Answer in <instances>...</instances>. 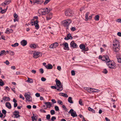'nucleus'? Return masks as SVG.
<instances>
[{
	"label": "nucleus",
	"instance_id": "f257e3e1",
	"mask_svg": "<svg viewBox=\"0 0 121 121\" xmlns=\"http://www.w3.org/2000/svg\"><path fill=\"white\" fill-rule=\"evenodd\" d=\"M120 44L119 42L117 40L115 41L113 43V50L115 52H118L120 50Z\"/></svg>",
	"mask_w": 121,
	"mask_h": 121
},
{
	"label": "nucleus",
	"instance_id": "f03ea898",
	"mask_svg": "<svg viewBox=\"0 0 121 121\" xmlns=\"http://www.w3.org/2000/svg\"><path fill=\"white\" fill-rule=\"evenodd\" d=\"M105 62H107V64L109 68L112 69H115L116 68L115 62L113 61H110L109 57L108 59H107Z\"/></svg>",
	"mask_w": 121,
	"mask_h": 121
},
{
	"label": "nucleus",
	"instance_id": "7ed1b4c3",
	"mask_svg": "<svg viewBox=\"0 0 121 121\" xmlns=\"http://www.w3.org/2000/svg\"><path fill=\"white\" fill-rule=\"evenodd\" d=\"M71 22V20L69 19L65 20L62 22V25L65 27L66 30L69 29V26Z\"/></svg>",
	"mask_w": 121,
	"mask_h": 121
},
{
	"label": "nucleus",
	"instance_id": "20e7f679",
	"mask_svg": "<svg viewBox=\"0 0 121 121\" xmlns=\"http://www.w3.org/2000/svg\"><path fill=\"white\" fill-rule=\"evenodd\" d=\"M50 10L47 8L41 9L38 10V13L40 15H44L48 14L50 11Z\"/></svg>",
	"mask_w": 121,
	"mask_h": 121
},
{
	"label": "nucleus",
	"instance_id": "39448f33",
	"mask_svg": "<svg viewBox=\"0 0 121 121\" xmlns=\"http://www.w3.org/2000/svg\"><path fill=\"white\" fill-rule=\"evenodd\" d=\"M56 84L58 88L57 89V90L59 91H62L63 89L62 85L61 84V82L60 81L58 80L56 78Z\"/></svg>",
	"mask_w": 121,
	"mask_h": 121
},
{
	"label": "nucleus",
	"instance_id": "423d86ee",
	"mask_svg": "<svg viewBox=\"0 0 121 121\" xmlns=\"http://www.w3.org/2000/svg\"><path fill=\"white\" fill-rule=\"evenodd\" d=\"M28 93H30V94L28 95L27 93H26L25 94L24 96L26 101L28 102H31L32 101V99L30 95V93L29 92H28Z\"/></svg>",
	"mask_w": 121,
	"mask_h": 121
},
{
	"label": "nucleus",
	"instance_id": "0eeeda50",
	"mask_svg": "<svg viewBox=\"0 0 121 121\" xmlns=\"http://www.w3.org/2000/svg\"><path fill=\"white\" fill-rule=\"evenodd\" d=\"M108 56H101L100 55L99 57V59H101V60L103 61H106L107 59H108Z\"/></svg>",
	"mask_w": 121,
	"mask_h": 121
},
{
	"label": "nucleus",
	"instance_id": "6e6552de",
	"mask_svg": "<svg viewBox=\"0 0 121 121\" xmlns=\"http://www.w3.org/2000/svg\"><path fill=\"white\" fill-rule=\"evenodd\" d=\"M65 14L66 15H71L73 14V12L69 9H68L65 11Z\"/></svg>",
	"mask_w": 121,
	"mask_h": 121
},
{
	"label": "nucleus",
	"instance_id": "1a4fd4ad",
	"mask_svg": "<svg viewBox=\"0 0 121 121\" xmlns=\"http://www.w3.org/2000/svg\"><path fill=\"white\" fill-rule=\"evenodd\" d=\"M58 45V43L57 42H56L51 45L49 46V48L50 49L55 48L57 47Z\"/></svg>",
	"mask_w": 121,
	"mask_h": 121
},
{
	"label": "nucleus",
	"instance_id": "9d476101",
	"mask_svg": "<svg viewBox=\"0 0 121 121\" xmlns=\"http://www.w3.org/2000/svg\"><path fill=\"white\" fill-rule=\"evenodd\" d=\"M40 52H35L33 54V57L34 58H37L40 56Z\"/></svg>",
	"mask_w": 121,
	"mask_h": 121
},
{
	"label": "nucleus",
	"instance_id": "9b49d317",
	"mask_svg": "<svg viewBox=\"0 0 121 121\" xmlns=\"http://www.w3.org/2000/svg\"><path fill=\"white\" fill-rule=\"evenodd\" d=\"M14 113H14L13 114V115H14V118H18L20 117V116L19 115V112L15 110L14 111Z\"/></svg>",
	"mask_w": 121,
	"mask_h": 121
},
{
	"label": "nucleus",
	"instance_id": "f8f14e48",
	"mask_svg": "<svg viewBox=\"0 0 121 121\" xmlns=\"http://www.w3.org/2000/svg\"><path fill=\"white\" fill-rule=\"evenodd\" d=\"M11 2V0H6L4 1V2L2 4V5L3 6H5V5L9 4Z\"/></svg>",
	"mask_w": 121,
	"mask_h": 121
},
{
	"label": "nucleus",
	"instance_id": "ddd939ff",
	"mask_svg": "<svg viewBox=\"0 0 121 121\" xmlns=\"http://www.w3.org/2000/svg\"><path fill=\"white\" fill-rule=\"evenodd\" d=\"M43 2L42 0H33V3L35 4L36 3L37 4H41Z\"/></svg>",
	"mask_w": 121,
	"mask_h": 121
},
{
	"label": "nucleus",
	"instance_id": "4468645a",
	"mask_svg": "<svg viewBox=\"0 0 121 121\" xmlns=\"http://www.w3.org/2000/svg\"><path fill=\"white\" fill-rule=\"evenodd\" d=\"M117 59L118 62L120 63L121 62V54H118L117 55Z\"/></svg>",
	"mask_w": 121,
	"mask_h": 121
},
{
	"label": "nucleus",
	"instance_id": "2eb2a0df",
	"mask_svg": "<svg viewBox=\"0 0 121 121\" xmlns=\"http://www.w3.org/2000/svg\"><path fill=\"white\" fill-rule=\"evenodd\" d=\"M70 45L71 47H73L74 48H76L77 47V44L73 41H72L71 42Z\"/></svg>",
	"mask_w": 121,
	"mask_h": 121
},
{
	"label": "nucleus",
	"instance_id": "dca6fc26",
	"mask_svg": "<svg viewBox=\"0 0 121 121\" xmlns=\"http://www.w3.org/2000/svg\"><path fill=\"white\" fill-rule=\"evenodd\" d=\"M73 37L71 36L70 34H68L67 35V37L65 38L64 39L66 40H68L69 39H72Z\"/></svg>",
	"mask_w": 121,
	"mask_h": 121
},
{
	"label": "nucleus",
	"instance_id": "f3484780",
	"mask_svg": "<svg viewBox=\"0 0 121 121\" xmlns=\"http://www.w3.org/2000/svg\"><path fill=\"white\" fill-rule=\"evenodd\" d=\"M26 41L25 40H22L21 42V43L22 45L23 46H26L27 44Z\"/></svg>",
	"mask_w": 121,
	"mask_h": 121
},
{
	"label": "nucleus",
	"instance_id": "a211bd4d",
	"mask_svg": "<svg viewBox=\"0 0 121 121\" xmlns=\"http://www.w3.org/2000/svg\"><path fill=\"white\" fill-rule=\"evenodd\" d=\"M44 103L46 105L47 108H50L51 107V104L50 102H44Z\"/></svg>",
	"mask_w": 121,
	"mask_h": 121
},
{
	"label": "nucleus",
	"instance_id": "6ab92c4d",
	"mask_svg": "<svg viewBox=\"0 0 121 121\" xmlns=\"http://www.w3.org/2000/svg\"><path fill=\"white\" fill-rule=\"evenodd\" d=\"M45 67L46 68L48 69H52L53 68L52 65L50 64H49L45 66Z\"/></svg>",
	"mask_w": 121,
	"mask_h": 121
},
{
	"label": "nucleus",
	"instance_id": "aec40b11",
	"mask_svg": "<svg viewBox=\"0 0 121 121\" xmlns=\"http://www.w3.org/2000/svg\"><path fill=\"white\" fill-rule=\"evenodd\" d=\"M6 106L9 109H11V106L9 102H7L5 103Z\"/></svg>",
	"mask_w": 121,
	"mask_h": 121
},
{
	"label": "nucleus",
	"instance_id": "412c9836",
	"mask_svg": "<svg viewBox=\"0 0 121 121\" xmlns=\"http://www.w3.org/2000/svg\"><path fill=\"white\" fill-rule=\"evenodd\" d=\"M28 79L26 81V82H27L30 83H32L33 82V79L32 78H29L28 77Z\"/></svg>",
	"mask_w": 121,
	"mask_h": 121
},
{
	"label": "nucleus",
	"instance_id": "4be33fe9",
	"mask_svg": "<svg viewBox=\"0 0 121 121\" xmlns=\"http://www.w3.org/2000/svg\"><path fill=\"white\" fill-rule=\"evenodd\" d=\"M88 16H85V20L86 21H87L89 19H91L92 17V16H89V17Z\"/></svg>",
	"mask_w": 121,
	"mask_h": 121
},
{
	"label": "nucleus",
	"instance_id": "5701e85b",
	"mask_svg": "<svg viewBox=\"0 0 121 121\" xmlns=\"http://www.w3.org/2000/svg\"><path fill=\"white\" fill-rule=\"evenodd\" d=\"M80 48L82 50H85V46L83 44H81L80 45Z\"/></svg>",
	"mask_w": 121,
	"mask_h": 121
},
{
	"label": "nucleus",
	"instance_id": "b1692460",
	"mask_svg": "<svg viewBox=\"0 0 121 121\" xmlns=\"http://www.w3.org/2000/svg\"><path fill=\"white\" fill-rule=\"evenodd\" d=\"M6 53V52L5 50H3L1 51L0 52V56H3Z\"/></svg>",
	"mask_w": 121,
	"mask_h": 121
},
{
	"label": "nucleus",
	"instance_id": "393cba45",
	"mask_svg": "<svg viewBox=\"0 0 121 121\" xmlns=\"http://www.w3.org/2000/svg\"><path fill=\"white\" fill-rule=\"evenodd\" d=\"M60 95H61L62 96H63L67 98L68 97V96L65 93H60Z\"/></svg>",
	"mask_w": 121,
	"mask_h": 121
},
{
	"label": "nucleus",
	"instance_id": "a878e982",
	"mask_svg": "<svg viewBox=\"0 0 121 121\" xmlns=\"http://www.w3.org/2000/svg\"><path fill=\"white\" fill-rule=\"evenodd\" d=\"M30 47L32 48H35L36 47V45L35 44H31L30 45Z\"/></svg>",
	"mask_w": 121,
	"mask_h": 121
},
{
	"label": "nucleus",
	"instance_id": "bb28decb",
	"mask_svg": "<svg viewBox=\"0 0 121 121\" xmlns=\"http://www.w3.org/2000/svg\"><path fill=\"white\" fill-rule=\"evenodd\" d=\"M71 115L73 117H76L77 116V115L75 111H74L71 114Z\"/></svg>",
	"mask_w": 121,
	"mask_h": 121
},
{
	"label": "nucleus",
	"instance_id": "cd10ccee",
	"mask_svg": "<svg viewBox=\"0 0 121 121\" xmlns=\"http://www.w3.org/2000/svg\"><path fill=\"white\" fill-rule=\"evenodd\" d=\"M69 102L71 104H72L73 103V101L72 100V98L71 97H69L68 98V99Z\"/></svg>",
	"mask_w": 121,
	"mask_h": 121
},
{
	"label": "nucleus",
	"instance_id": "c85d7f7f",
	"mask_svg": "<svg viewBox=\"0 0 121 121\" xmlns=\"http://www.w3.org/2000/svg\"><path fill=\"white\" fill-rule=\"evenodd\" d=\"M88 109L90 111L94 113H95V110L92 108H91L90 107H88Z\"/></svg>",
	"mask_w": 121,
	"mask_h": 121
},
{
	"label": "nucleus",
	"instance_id": "c756f323",
	"mask_svg": "<svg viewBox=\"0 0 121 121\" xmlns=\"http://www.w3.org/2000/svg\"><path fill=\"white\" fill-rule=\"evenodd\" d=\"M33 116H32L31 117V118L32 119V121H34V120H36L37 119H37H36V118H35V117H36V116H34V115L33 113Z\"/></svg>",
	"mask_w": 121,
	"mask_h": 121
},
{
	"label": "nucleus",
	"instance_id": "7c9ffc66",
	"mask_svg": "<svg viewBox=\"0 0 121 121\" xmlns=\"http://www.w3.org/2000/svg\"><path fill=\"white\" fill-rule=\"evenodd\" d=\"M52 18V16H47L46 17V19L47 20H48Z\"/></svg>",
	"mask_w": 121,
	"mask_h": 121
},
{
	"label": "nucleus",
	"instance_id": "2f4dec72",
	"mask_svg": "<svg viewBox=\"0 0 121 121\" xmlns=\"http://www.w3.org/2000/svg\"><path fill=\"white\" fill-rule=\"evenodd\" d=\"M68 44L67 43H65L64 44V46L66 48H67L68 50H69V48L68 47Z\"/></svg>",
	"mask_w": 121,
	"mask_h": 121
},
{
	"label": "nucleus",
	"instance_id": "473e14b6",
	"mask_svg": "<svg viewBox=\"0 0 121 121\" xmlns=\"http://www.w3.org/2000/svg\"><path fill=\"white\" fill-rule=\"evenodd\" d=\"M8 6H7L5 9H2L1 13H5L6 11L8 9Z\"/></svg>",
	"mask_w": 121,
	"mask_h": 121
},
{
	"label": "nucleus",
	"instance_id": "72a5a7b5",
	"mask_svg": "<svg viewBox=\"0 0 121 121\" xmlns=\"http://www.w3.org/2000/svg\"><path fill=\"white\" fill-rule=\"evenodd\" d=\"M93 88H90V89H87V91L89 92L90 93H92L93 92Z\"/></svg>",
	"mask_w": 121,
	"mask_h": 121
},
{
	"label": "nucleus",
	"instance_id": "f704fd0d",
	"mask_svg": "<svg viewBox=\"0 0 121 121\" xmlns=\"http://www.w3.org/2000/svg\"><path fill=\"white\" fill-rule=\"evenodd\" d=\"M9 53H10V55L12 56H14L15 54L14 52L10 50L9 51Z\"/></svg>",
	"mask_w": 121,
	"mask_h": 121
},
{
	"label": "nucleus",
	"instance_id": "c9c22d12",
	"mask_svg": "<svg viewBox=\"0 0 121 121\" xmlns=\"http://www.w3.org/2000/svg\"><path fill=\"white\" fill-rule=\"evenodd\" d=\"M19 44L18 43H16L14 44L11 45L13 47H16L18 46Z\"/></svg>",
	"mask_w": 121,
	"mask_h": 121
},
{
	"label": "nucleus",
	"instance_id": "e433bc0d",
	"mask_svg": "<svg viewBox=\"0 0 121 121\" xmlns=\"http://www.w3.org/2000/svg\"><path fill=\"white\" fill-rule=\"evenodd\" d=\"M79 103L81 105H83V104L82 103V100L81 99H80L79 101Z\"/></svg>",
	"mask_w": 121,
	"mask_h": 121
},
{
	"label": "nucleus",
	"instance_id": "4c0bfd02",
	"mask_svg": "<svg viewBox=\"0 0 121 121\" xmlns=\"http://www.w3.org/2000/svg\"><path fill=\"white\" fill-rule=\"evenodd\" d=\"M108 72V71L106 69H104L103 71V73L105 74H107Z\"/></svg>",
	"mask_w": 121,
	"mask_h": 121
},
{
	"label": "nucleus",
	"instance_id": "58836bf2",
	"mask_svg": "<svg viewBox=\"0 0 121 121\" xmlns=\"http://www.w3.org/2000/svg\"><path fill=\"white\" fill-rule=\"evenodd\" d=\"M93 92H98L99 91V90L96 89H95L93 88Z\"/></svg>",
	"mask_w": 121,
	"mask_h": 121
},
{
	"label": "nucleus",
	"instance_id": "ea45409f",
	"mask_svg": "<svg viewBox=\"0 0 121 121\" xmlns=\"http://www.w3.org/2000/svg\"><path fill=\"white\" fill-rule=\"evenodd\" d=\"M56 119V117L55 116H53L52 117L51 121H54Z\"/></svg>",
	"mask_w": 121,
	"mask_h": 121
},
{
	"label": "nucleus",
	"instance_id": "a19ab883",
	"mask_svg": "<svg viewBox=\"0 0 121 121\" xmlns=\"http://www.w3.org/2000/svg\"><path fill=\"white\" fill-rule=\"evenodd\" d=\"M99 16H95V19L96 20L98 21L99 20Z\"/></svg>",
	"mask_w": 121,
	"mask_h": 121
},
{
	"label": "nucleus",
	"instance_id": "79ce46f5",
	"mask_svg": "<svg viewBox=\"0 0 121 121\" xmlns=\"http://www.w3.org/2000/svg\"><path fill=\"white\" fill-rule=\"evenodd\" d=\"M50 113L52 115H53L55 114V111L54 110H52L50 111Z\"/></svg>",
	"mask_w": 121,
	"mask_h": 121
},
{
	"label": "nucleus",
	"instance_id": "37998d69",
	"mask_svg": "<svg viewBox=\"0 0 121 121\" xmlns=\"http://www.w3.org/2000/svg\"><path fill=\"white\" fill-rule=\"evenodd\" d=\"M39 91L42 92H43L44 91L43 89V88L41 87H40L39 88Z\"/></svg>",
	"mask_w": 121,
	"mask_h": 121
},
{
	"label": "nucleus",
	"instance_id": "c03bdc74",
	"mask_svg": "<svg viewBox=\"0 0 121 121\" xmlns=\"http://www.w3.org/2000/svg\"><path fill=\"white\" fill-rule=\"evenodd\" d=\"M35 26V27L36 29L37 30H38L39 29V25L38 24H37Z\"/></svg>",
	"mask_w": 121,
	"mask_h": 121
},
{
	"label": "nucleus",
	"instance_id": "a18cd8bd",
	"mask_svg": "<svg viewBox=\"0 0 121 121\" xmlns=\"http://www.w3.org/2000/svg\"><path fill=\"white\" fill-rule=\"evenodd\" d=\"M62 108L63 109H64V110L65 111H67V109L66 108V106L64 105H63L62 106Z\"/></svg>",
	"mask_w": 121,
	"mask_h": 121
},
{
	"label": "nucleus",
	"instance_id": "49530a36",
	"mask_svg": "<svg viewBox=\"0 0 121 121\" xmlns=\"http://www.w3.org/2000/svg\"><path fill=\"white\" fill-rule=\"evenodd\" d=\"M51 0H46L44 3V5L48 3Z\"/></svg>",
	"mask_w": 121,
	"mask_h": 121
},
{
	"label": "nucleus",
	"instance_id": "de8ad7c7",
	"mask_svg": "<svg viewBox=\"0 0 121 121\" xmlns=\"http://www.w3.org/2000/svg\"><path fill=\"white\" fill-rule=\"evenodd\" d=\"M50 117V116L49 114H48L46 116V118L47 120H49Z\"/></svg>",
	"mask_w": 121,
	"mask_h": 121
},
{
	"label": "nucleus",
	"instance_id": "09e8293b",
	"mask_svg": "<svg viewBox=\"0 0 121 121\" xmlns=\"http://www.w3.org/2000/svg\"><path fill=\"white\" fill-rule=\"evenodd\" d=\"M55 108L56 111H58L59 110V109L58 107L56 106H55Z\"/></svg>",
	"mask_w": 121,
	"mask_h": 121
},
{
	"label": "nucleus",
	"instance_id": "8fccbe9b",
	"mask_svg": "<svg viewBox=\"0 0 121 121\" xmlns=\"http://www.w3.org/2000/svg\"><path fill=\"white\" fill-rule=\"evenodd\" d=\"M34 25L35 26L37 24H38V21L37 20H36V21H35L34 22Z\"/></svg>",
	"mask_w": 121,
	"mask_h": 121
},
{
	"label": "nucleus",
	"instance_id": "3c124183",
	"mask_svg": "<svg viewBox=\"0 0 121 121\" xmlns=\"http://www.w3.org/2000/svg\"><path fill=\"white\" fill-rule=\"evenodd\" d=\"M2 112L4 115H5L6 113V111L4 109H3L2 110Z\"/></svg>",
	"mask_w": 121,
	"mask_h": 121
},
{
	"label": "nucleus",
	"instance_id": "603ef678",
	"mask_svg": "<svg viewBox=\"0 0 121 121\" xmlns=\"http://www.w3.org/2000/svg\"><path fill=\"white\" fill-rule=\"evenodd\" d=\"M58 103L60 105H62L63 104V102L61 100H58Z\"/></svg>",
	"mask_w": 121,
	"mask_h": 121
},
{
	"label": "nucleus",
	"instance_id": "864d4df0",
	"mask_svg": "<svg viewBox=\"0 0 121 121\" xmlns=\"http://www.w3.org/2000/svg\"><path fill=\"white\" fill-rule=\"evenodd\" d=\"M71 74L72 75L74 76L75 74V71L74 70H72L71 71Z\"/></svg>",
	"mask_w": 121,
	"mask_h": 121
},
{
	"label": "nucleus",
	"instance_id": "5fc2aeb1",
	"mask_svg": "<svg viewBox=\"0 0 121 121\" xmlns=\"http://www.w3.org/2000/svg\"><path fill=\"white\" fill-rule=\"evenodd\" d=\"M40 72L42 73L44 72V71L43 69L42 68L41 69H39Z\"/></svg>",
	"mask_w": 121,
	"mask_h": 121
},
{
	"label": "nucleus",
	"instance_id": "6e6d98bb",
	"mask_svg": "<svg viewBox=\"0 0 121 121\" xmlns=\"http://www.w3.org/2000/svg\"><path fill=\"white\" fill-rule=\"evenodd\" d=\"M71 30L72 31H74L76 30V28L75 27H73L71 28Z\"/></svg>",
	"mask_w": 121,
	"mask_h": 121
},
{
	"label": "nucleus",
	"instance_id": "4d7b16f0",
	"mask_svg": "<svg viewBox=\"0 0 121 121\" xmlns=\"http://www.w3.org/2000/svg\"><path fill=\"white\" fill-rule=\"evenodd\" d=\"M41 80L42 81H45L46 80V79L44 77H43L41 78Z\"/></svg>",
	"mask_w": 121,
	"mask_h": 121
},
{
	"label": "nucleus",
	"instance_id": "13d9d810",
	"mask_svg": "<svg viewBox=\"0 0 121 121\" xmlns=\"http://www.w3.org/2000/svg\"><path fill=\"white\" fill-rule=\"evenodd\" d=\"M4 63H5L6 65H9V62L8 60H6L5 62H4Z\"/></svg>",
	"mask_w": 121,
	"mask_h": 121
},
{
	"label": "nucleus",
	"instance_id": "bf43d9fd",
	"mask_svg": "<svg viewBox=\"0 0 121 121\" xmlns=\"http://www.w3.org/2000/svg\"><path fill=\"white\" fill-rule=\"evenodd\" d=\"M35 95L37 97H39L40 96V94L38 93H37L35 94Z\"/></svg>",
	"mask_w": 121,
	"mask_h": 121
},
{
	"label": "nucleus",
	"instance_id": "052dcab7",
	"mask_svg": "<svg viewBox=\"0 0 121 121\" xmlns=\"http://www.w3.org/2000/svg\"><path fill=\"white\" fill-rule=\"evenodd\" d=\"M20 98L22 99L23 100H24L25 99V98L21 94H20Z\"/></svg>",
	"mask_w": 121,
	"mask_h": 121
},
{
	"label": "nucleus",
	"instance_id": "680f3d73",
	"mask_svg": "<svg viewBox=\"0 0 121 121\" xmlns=\"http://www.w3.org/2000/svg\"><path fill=\"white\" fill-rule=\"evenodd\" d=\"M73 111V109H71L69 111V113L71 114L73 112H74Z\"/></svg>",
	"mask_w": 121,
	"mask_h": 121
},
{
	"label": "nucleus",
	"instance_id": "e2e57ef3",
	"mask_svg": "<svg viewBox=\"0 0 121 121\" xmlns=\"http://www.w3.org/2000/svg\"><path fill=\"white\" fill-rule=\"evenodd\" d=\"M4 85V83L3 82L0 81V86H2Z\"/></svg>",
	"mask_w": 121,
	"mask_h": 121
},
{
	"label": "nucleus",
	"instance_id": "0e129e2a",
	"mask_svg": "<svg viewBox=\"0 0 121 121\" xmlns=\"http://www.w3.org/2000/svg\"><path fill=\"white\" fill-rule=\"evenodd\" d=\"M116 22H121V19L119 18L116 20Z\"/></svg>",
	"mask_w": 121,
	"mask_h": 121
},
{
	"label": "nucleus",
	"instance_id": "69168bd1",
	"mask_svg": "<svg viewBox=\"0 0 121 121\" xmlns=\"http://www.w3.org/2000/svg\"><path fill=\"white\" fill-rule=\"evenodd\" d=\"M40 111L41 112H44V113H45L46 112V111L45 110H43L42 109H40Z\"/></svg>",
	"mask_w": 121,
	"mask_h": 121
},
{
	"label": "nucleus",
	"instance_id": "338daca9",
	"mask_svg": "<svg viewBox=\"0 0 121 121\" xmlns=\"http://www.w3.org/2000/svg\"><path fill=\"white\" fill-rule=\"evenodd\" d=\"M57 69L59 71L61 70V68L60 66H58L57 67Z\"/></svg>",
	"mask_w": 121,
	"mask_h": 121
},
{
	"label": "nucleus",
	"instance_id": "774afa93",
	"mask_svg": "<svg viewBox=\"0 0 121 121\" xmlns=\"http://www.w3.org/2000/svg\"><path fill=\"white\" fill-rule=\"evenodd\" d=\"M117 35L119 36H121V32H118L117 33Z\"/></svg>",
	"mask_w": 121,
	"mask_h": 121
}]
</instances>
